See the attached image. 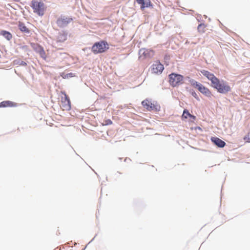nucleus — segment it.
<instances>
[{"label": "nucleus", "instance_id": "4", "mask_svg": "<svg viewBox=\"0 0 250 250\" xmlns=\"http://www.w3.org/2000/svg\"><path fill=\"white\" fill-rule=\"evenodd\" d=\"M142 104L145 108L148 111L158 110L160 107L157 102L152 101L149 99H146L143 101Z\"/></svg>", "mask_w": 250, "mask_h": 250}, {"label": "nucleus", "instance_id": "9", "mask_svg": "<svg viewBox=\"0 0 250 250\" xmlns=\"http://www.w3.org/2000/svg\"><path fill=\"white\" fill-rule=\"evenodd\" d=\"M73 19L68 17L61 16L57 21V24L60 27H64L72 22Z\"/></svg>", "mask_w": 250, "mask_h": 250}, {"label": "nucleus", "instance_id": "13", "mask_svg": "<svg viewBox=\"0 0 250 250\" xmlns=\"http://www.w3.org/2000/svg\"><path fill=\"white\" fill-rule=\"evenodd\" d=\"M18 27L19 29L23 33H29L30 32V30L28 29V28L25 26L24 23L19 22L18 24Z\"/></svg>", "mask_w": 250, "mask_h": 250}, {"label": "nucleus", "instance_id": "21", "mask_svg": "<svg viewBox=\"0 0 250 250\" xmlns=\"http://www.w3.org/2000/svg\"><path fill=\"white\" fill-rule=\"evenodd\" d=\"M191 82V84L192 86H193L194 87H195V88H197V89L199 88V87H200V86L201 85V83H198L197 82L192 80V81H190Z\"/></svg>", "mask_w": 250, "mask_h": 250}, {"label": "nucleus", "instance_id": "20", "mask_svg": "<svg viewBox=\"0 0 250 250\" xmlns=\"http://www.w3.org/2000/svg\"><path fill=\"white\" fill-rule=\"evenodd\" d=\"M136 0L138 4H141V8L142 9H143L146 7H148L147 5H145L144 0Z\"/></svg>", "mask_w": 250, "mask_h": 250}, {"label": "nucleus", "instance_id": "2", "mask_svg": "<svg viewBox=\"0 0 250 250\" xmlns=\"http://www.w3.org/2000/svg\"><path fill=\"white\" fill-rule=\"evenodd\" d=\"M168 83L173 87H178L184 83V78L183 75L172 73L168 76Z\"/></svg>", "mask_w": 250, "mask_h": 250}, {"label": "nucleus", "instance_id": "24", "mask_svg": "<svg viewBox=\"0 0 250 250\" xmlns=\"http://www.w3.org/2000/svg\"><path fill=\"white\" fill-rule=\"evenodd\" d=\"M192 95L195 96V95H196V93L194 92V93L192 94Z\"/></svg>", "mask_w": 250, "mask_h": 250}, {"label": "nucleus", "instance_id": "17", "mask_svg": "<svg viewBox=\"0 0 250 250\" xmlns=\"http://www.w3.org/2000/svg\"><path fill=\"white\" fill-rule=\"evenodd\" d=\"M13 64L14 65H23V66H26L27 65V63L23 61H21L20 59H17L13 61Z\"/></svg>", "mask_w": 250, "mask_h": 250}, {"label": "nucleus", "instance_id": "11", "mask_svg": "<svg viewBox=\"0 0 250 250\" xmlns=\"http://www.w3.org/2000/svg\"><path fill=\"white\" fill-rule=\"evenodd\" d=\"M212 142H213L216 146L219 147H223L226 145V143L216 137H212L210 139Z\"/></svg>", "mask_w": 250, "mask_h": 250}, {"label": "nucleus", "instance_id": "25", "mask_svg": "<svg viewBox=\"0 0 250 250\" xmlns=\"http://www.w3.org/2000/svg\"><path fill=\"white\" fill-rule=\"evenodd\" d=\"M192 95L195 96V95H196V93L194 92V93L192 94Z\"/></svg>", "mask_w": 250, "mask_h": 250}, {"label": "nucleus", "instance_id": "18", "mask_svg": "<svg viewBox=\"0 0 250 250\" xmlns=\"http://www.w3.org/2000/svg\"><path fill=\"white\" fill-rule=\"evenodd\" d=\"M206 25L204 23L200 24L198 26V31L200 33H205L206 31Z\"/></svg>", "mask_w": 250, "mask_h": 250}, {"label": "nucleus", "instance_id": "14", "mask_svg": "<svg viewBox=\"0 0 250 250\" xmlns=\"http://www.w3.org/2000/svg\"><path fill=\"white\" fill-rule=\"evenodd\" d=\"M0 35L3 36L8 41L10 40L12 38V34L9 32L6 31L2 30L0 33Z\"/></svg>", "mask_w": 250, "mask_h": 250}, {"label": "nucleus", "instance_id": "1", "mask_svg": "<svg viewBox=\"0 0 250 250\" xmlns=\"http://www.w3.org/2000/svg\"><path fill=\"white\" fill-rule=\"evenodd\" d=\"M211 85L220 93L226 94L231 91V87L227 82L218 78Z\"/></svg>", "mask_w": 250, "mask_h": 250}, {"label": "nucleus", "instance_id": "7", "mask_svg": "<svg viewBox=\"0 0 250 250\" xmlns=\"http://www.w3.org/2000/svg\"><path fill=\"white\" fill-rule=\"evenodd\" d=\"M164 69L163 65L159 61L155 62L151 66V72L153 74H160Z\"/></svg>", "mask_w": 250, "mask_h": 250}, {"label": "nucleus", "instance_id": "3", "mask_svg": "<svg viewBox=\"0 0 250 250\" xmlns=\"http://www.w3.org/2000/svg\"><path fill=\"white\" fill-rule=\"evenodd\" d=\"M109 49V44L105 41H101L95 42L91 48L92 52L95 54H99L105 52Z\"/></svg>", "mask_w": 250, "mask_h": 250}, {"label": "nucleus", "instance_id": "23", "mask_svg": "<svg viewBox=\"0 0 250 250\" xmlns=\"http://www.w3.org/2000/svg\"><path fill=\"white\" fill-rule=\"evenodd\" d=\"M112 124V122L109 119L105 121V125H111Z\"/></svg>", "mask_w": 250, "mask_h": 250}, {"label": "nucleus", "instance_id": "15", "mask_svg": "<svg viewBox=\"0 0 250 250\" xmlns=\"http://www.w3.org/2000/svg\"><path fill=\"white\" fill-rule=\"evenodd\" d=\"M13 103L10 101H3L0 103V107H11L13 106Z\"/></svg>", "mask_w": 250, "mask_h": 250}, {"label": "nucleus", "instance_id": "8", "mask_svg": "<svg viewBox=\"0 0 250 250\" xmlns=\"http://www.w3.org/2000/svg\"><path fill=\"white\" fill-rule=\"evenodd\" d=\"M60 106L63 110H69L70 109V101L66 94H64V96L62 97Z\"/></svg>", "mask_w": 250, "mask_h": 250}, {"label": "nucleus", "instance_id": "16", "mask_svg": "<svg viewBox=\"0 0 250 250\" xmlns=\"http://www.w3.org/2000/svg\"><path fill=\"white\" fill-rule=\"evenodd\" d=\"M188 117L191 118L193 119H195V116L191 115L188 110L185 109L182 115V118L187 119Z\"/></svg>", "mask_w": 250, "mask_h": 250}, {"label": "nucleus", "instance_id": "26", "mask_svg": "<svg viewBox=\"0 0 250 250\" xmlns=\"http://www.w3.org/2000/svg\"><path fill=\"white\" fill-rule=\"evenodd\" d=\"M66 40V36H64V40Z\"/></svg>", "mask_w": 250, "mask_h": 250}, {"label": "nucleus", "instance_id": "6", "mask_svg": "<svg viewBox=\"0 0 250 250\" xmlns=\"http://www.w3.org/2000/svg\"><path fill=\"white\" fill-rule=\"evenodd\" d=\"M154 55V51L152 49L142 48L139 50V58L145 59L151 58Z\"/></svg>", "mask_w": 250, "mask_h": 250}, {"label": "nucleus", "instance_id": "10", "mask_svg": "<svg viewBox=\"0 0 250 250\" xmlns=\"http://www.w3.org/2000/svg\"><path fill=\"white\" fill-rule=\"evenodd\" d=\"M201 73L205 76L208 80L210 81L211 84H212L214 82L217 78L216 77L214 76V75L212 73H211L209 71L205 70H201Z\"/></svg>", "mask_w": 250, "mask_h": 250}, {"label": "nucleus", "instance_id": "19", "mask_svg": "<svg viewBox=\"0 0 250 250\" xmlns=\"http://www.w3.org/2000/svg\"><path fill=\"white\" fill-rule=\"evenodd\" d=\"M39 53L41 56V57L43 58L44 60H45L46 58V55L44 50L43 48L40 47V50H39Z\"/></svg>", "mask_w": 250, "mask_h": 250}, {"label": "nucleus", "instance_id": "12", "mask_svg": "<svg viewBox=\"0 0 250 250\" xmlns=\"http://www.w3.org/2000/svg\"><path fill=\"white\" fill-rule=\"evenodd\" d=\"M198 90L203 94L205 95L207 97H210L212 95L211 92L210 91V90L202 84H201Z\"/></svg>", "mask_w": 250, "mask_h": 250}, {"label": "nucleus", "instance_id": "22", "mask_svg": "<svg viewBox=\"0 0 250 250\" xmlns=\"http://www.w3.org/2000/svg\"><path fill=\"white\" fill-rule=\"evenodd\" d=\"M244 140L247 142H250V132L244 137Z\"/></svg>", "mask_w": 250, "mask_h": 250}, {"label": "nucleus", "instance_id": "5", "mask_svg": "<svg viewBox=\"0 0 250 250\" xmlns=\"http://www.w3.org/2000/svg\"><path fill=\"white\" fill-rule=\"evenodd\" d=\"M32 7L34 10V12L39 16H42L44 14L45 7L43 2L38 1H33L32 2Z\"/></svg>", "mask_w": 250, "mask_h": 250}]
</instances>
